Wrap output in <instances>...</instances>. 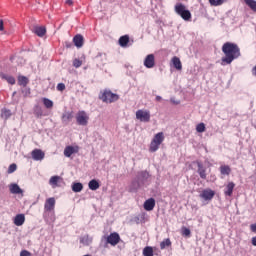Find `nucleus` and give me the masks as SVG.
Returning <instances> with one entry per match:
<instances>
[{
  "instance_id": "44",
  "label": "nucleus",
  "mask_w": 256,
  "mask_h": 256,
  "mask_svg": "<svg viewBox=\"0 0 256 256\" xmlns=\"http://www.w3.org/2000/svg\"><path fill=\"white\" fill-rule=\"evenodd\" d=\"M250 231L256 234V223L250 225Z\"/></svg>"
},
{
  "instance_id": "28",
  "label": "nucleus",
  "mask_w": 256,
  "mask_h": 256,
  "mask_svg": "<svg viewBox=\"0 0 256 256\" xmlns=\"http://www.w3.org/2000/svg\"><path fill=\"white\" fill-rule=\"evenodd\" d=\"M73 119V113L72 112H66L62 116V121L64 123H68Z\"/></svg>"
},
{
  "instance_id": "25",
  "label": "nucleus",
  "mask_w": 256,
  "mask_h": 256,
  "mask_svg": "<svg viewBox=\"0 0 256 256\" xmlns=\"http://www.w3.org/2000/svg\"><path fill=\"white\" fill-rule=\"evenodd\" d=\"M0 77L3 79V80H6L9 84L11 85H14L16 83V80L14 77L12 76H9V75H6L4 73H1L0 74Z\"/></svg>"
},
{
  "instance_id": "53",
  "label": "nucleus",
  "mask_w": 256,
  "mask_h": 256,
  "mask_svg": "<svg viewBox=\"0 0 256 256\" xmlns=\"http://www.w3.org/2000/svg\"><path fill=\"white\" fill-rule=\"evenodd\" d=\"M84 256H91V255L88 254V255H84Z\"/></svg>"
},
{
  "instance_id": "41",
  "label": "nucleus",
  "mask_w": 256,
  "mask_h": 256,
  "mask_svg": "<svg viewBox=\"0 0 256 256\" xmlns=\"http://www.w3.org/2000/svg\"><path fill=\"white\" fill-rule=\"evenodd\" d=\"M66 89V86H65V84H63V83H60V84H58V86H57V90L58 91H64Z\"/></svg>"
},
{
  "instance_id": "45",
  "label": "nucleus",
  "mask_w": 256,
  "mask_h": 256,
  "mask_svg": "<svg viewBox=\"0 0 256 256\" xmlns=\"http://www.w3.org/2000/svg\"><path fill=\"white\" fill-rule=\"evenodd\" d=\"M0 31H4V22L0 19Z\"/></svg>"
},
{
  "instance_id": "17",
  "label": "nucleus",
  "mask_w": 256,
  "mask_h": 256,
  "mask_svg": "<svg viewBox=\"0 0 256 256\" xmlns=\"http://www.w3.org/2000/svg\"><path fill=\"white\" fill-rule=\"evenodd\" d=\"M130 42V37L128 35H124L118 39V44H120V47L126 48Z\"/></svg>"
},
{
  "instance_id": "27",
  "label": "nucleus",
  "mask_w": 256,
  "mask_h": 256,
  "mask_svg": "<svg viewBox=\"0 0 256 256\" xmlns=\"http://www.w3.org/2000/svg\"><path fill=\"white\" fill-rule=\"evenodd\" d=\"M243 1L253 12H256V1L255 0H243Z\"/></svg>"
},
{
  "instance_id": "21",
  "label": "nucleus",
  "mask_w": 256,
  "mask_h": 256,
  "mask_svg": "<svg viewBox=\"0 0 256 256\" xmlns=\"http://www.w3.org/2000/svg\"><path fill=\"white\" fill-rule=\"evenodd\" d=\"M198 174L201 179L203 180L207 179L206 169L201 163H198Z\"/></svg>"
},
{
  "instance_id": "1",
  "label": "nucleus",
  "mask_w": 256,
  "mask_h": 256,
  "mask_svg": "<svg viewBox=\"0 0 256 256\" xmlns=\"http://www.w3.org/2000/svg\"><path fill=\"white\" fill-rule=\"evenodd\" d=\"M224 57L221 58V65H230L234 60L241 56L240 48L237 44L226 42L222 45L221 48Z\"/></svg>"
},
{
  "instance_id": "24",
  "label": "nucleus",
  "mask_w": 256,
  "mask_h": 256,
  "mask_svg": "<svg viewBox=\"0 0 256 256\" xmlns=\"http://www.w3.org/2000/svg\"><path fill=\"white\" fill-rule=\"evenodd\" d=\"M37 36L43 37L45 36L47 30L45 27H35L33 31Z\"/></svg>"
},
{
  "instance_id": "16",
  "label": "nucleus",
  "mask_w": 256,
  "mask_h": 256,
  "mask_svg": "<svg viewBox=\"0 0 256 256\" xmlns=\"http://www.w3.org/2000/svg\"><path fill=\"white\" fill-rule=\"evenodd\" d=\"M92 242H93V237H91L88 234L80 237V244H82L84 246H89L92 244Z\"/></svg>"
},
{
  "instance_id": "40",
  "label": "nucleus",
  "mask_w": 256,
  "mask_h": 256,
  "mask_svg": "<svg viewBox=\"0 0 256 256\" xmlns=\"http://www.w3.org/2000/svg\"><path fill=\"white\" fill-rule=\"evenodd\" d=\"M96 60H98V61H105V60H107V55L106 54H98L97 56H96Z\"/></svg>"
},
{
  "instance_id": "51",
  "label": "nucleus",
  "mask_w": 256,
  "mask_h": 256,
  "mask_svg": "<svg viewBox=\"0 0 256 256\" xmlns=\"http://www.w3.org/2000/svg\"><path fill=\"white\" fill-rule=\"evenodd\" d=\"M10 111H5L6 114H9Z\"/></svg>"
},
{
  "instance_id": "32",
  "label": "nucleus",
  "mask_w": 256,
  "mask_h": 256,
  "mask_svg": "<svg viewBox=\"0 0 256 256\" xmlns=\"http://www.w3.org/2000/svg\"><path fill=\"white\" fill-rule=\"evenodd\" d=\"M83 190V185H82V183H74L73 185H72V191H74V192H81Z\"/></svg>"
},
{
  "instance_id": "35",
  "label": "nucleus",
  "mask_w": 256,
  "mask_h": 256,
  "mask_svg": "<svg viewBox=\"0 0 256 256\" xmlns=\"http://www.w3.org/2000/svg\"><path fill=\"white\" fill-rule=\"evenodd\" d=\"M226 1L227 0H209L208 2L211 6H220Z\"/></svg>"
},
{
  "instance_id": "26",
  "label": "nucleus",
  "mask_w": 256,
  "mask_h": 256,
  "mask_svg": "<svg viewBox=\"0 0 256 256\" xmlns=\"http://www.w3.org/2000/svg\"><path fill=\"white\" fill-rule=\"evenodd\" d=\"M10 192L12 194H22L23 190L17 184H12L10 185Z\"/></svg>"
},
{
  "instance_id": "19",
  "label": "nucleus",
  "mask_w": 256,
  "mask_h": 256,
  "mask_svg": "<svg viewBox=\"0 0 256 256\" xmlns=\"http://www.w3.org/2000/svg\"><path fill=\"white\" fill-rule=\"evenodd\" d=\"M172 65H174V68H176V70L178 71H181L183 68L182 62L177 56H174V58L172 59Z\"/></svg>"
},
{
  "instance_id": "34",
  "label": "nucleus",
  "mask_w": 256,
  "mask_h": 256,
  "mask_svg": "<svg viewBox=\"0 0 256 256\" xmlns=\"http://www.w3.org/2000/svg\"><path fill=\"white\" fill-rule=\"evenodd\" d=\"M28 82H29V80L25 76H20L18 78V83H19L20 86H26L28 84Z\"/></svg>"
},
{
  "instance_id": "48",
  "label": "nucleus",
  "mask_w": 256,
  "mask_h": 256,
  "mask_svg": "<svg viewBox=\"0 0 256 256\" xmlns=\"http://www.w3.org/2000/svg\"><path fill=\"white\" fill-rule=\"evenodd\" d=\"M66 5L72 6L73 5V1L72 0H66Z\"/></svg>"
},
{
  "instance_id": "49",
  "label": "nucleus",
  "mask_w": 256,
  "mask_h": 256,
  "mask_svg": "<svg viewBox=\"0 0 256 256\" xmlns=\"http://www.w3.org/2000/svg\"><path fill=\"white\" fill-rule=\"evenodd\" d=\"M252 74H253L254 76H256V66L253 67V69H252Z\"/></svg>"
},
{
  "instance_id": "12",
  "label": "nucleus",
  "mask_w": 256,
  "mask_h": 256,
  "mask_svg": "<svg viewBox=\"0 0 256 256\" xmlns=\"http://www.w3.org/2000/svg\"><path fill=\"white\" fill-rule=\"evenodd\" d=\"M156 206V201L154 198H150L144 202V210L152 211Z\"/></svg>"
},
{
  "instance_id": "38",
  "label": "nucleus",
  "mask_w": 256,
  "mask_h": 256,
  "mask_svg": "<svg viewBox=\"0 0 256 256\" xmlns=\"http://www.w3.org/2000/svg\"><path fill=\"white\" fill-rule=\"evenodd\" d=\"M83 64V62L79 59H74V61L72 62V66H74V68H79L81 67Z\"/></svg>"
},
{
  "instance_id": "22",
  "label": "nucleus",
  "mask_w": 256,
  "mask_h": 256,
  "mask_svg": "<svg viewBox=\"0 0 256 256\" xmlns=\"http://www.w3.org/2000/svg\"><path fill=\"white\" fill-rule=\"evenodd\" d=\"M63 179L60 176H53L51 177L49 184L52 185L53 188L58 187V183Z\"/></svg>"
},
{
  "instance_id": "18",
  "label": "nucleus",
  "mask_w": 256,
  "mask_h": 256,
  "mask_svg": "<svg viewBox=\"0 0 256 256\" xmlns=\"http://www.w3.org/2000/svg\"><path fill=\"white\" fill-rule=\"evenodd\" d=\"M25 215L24 214H18L16 215L15 219H14V224L16 226H22L25 223Z\"/></svg>"
},
{
  "instance_id": "15",
  "label": "nucleus",
  "mask_w": 256,
  "mask_h": 256,
  "mask_svg": "<svg viewBox=\"0 0 256 256\" xmlns=\"http://www.w3.org/2000/svg\"><path fill=\"white\" fill-rule=\"evenodd\" d=\"M55 204H56L55 198L47 199L46 203H45V210L47 212H50V211L54 210Z\"/></svg>"
},
{
  "instance_id": "5",
  "label": "nucleus",
  "mask_w": 256,
  "mask_h": 256,
  "mask_svg": "<svg viewBox=\"0 0 256 256\" xmlns=\"http://www.w3.org/2000/svg\"><path fill=\"white\" fill-rule=\"evenodd\" d=\"M136 119L140 120V122L148 123L151 121V113L149 110L140 109L136 111Z\"/></svg>"
},
{
  "instance_id": "9",
  "label": "nucleus",
  "mask_w": 256,
  "mask_h": 256,
  "mask_svg": "<svg viewBox=\"0 0 256 256\" xmlns=\"http://www.w3.org/2000/svg\"><path fill=\"white\" fill-rule=\"evenodd\" d=\"M144 66L148 69L155 66V56L153 54L146 56V59H144Z\"/></svg>"
},
{
  "instance_id": "10",
  "label": "nucleus",
  "mask_w": 256,
  "mask_h": 256,
  "mask_svg": "<svg viewBox=\"0 0 256 256\" xmlns=\"http://www.w3.org/2000/svg\"><path fill=\"white\" fill-rule=\"evenodd\" d=\"M31 155L35 161H41L45 158V153L41 149L33 150Z\"/></svg>"
},
{
  "instance_id": "8",
  "label": "nucleus",
  "mask_w": 256,
  "mask_h": 256,
  "mask_svg": "<svg viewBox=\"0 0 256 256\" xmlns=\"http://www.w3.org/2000/svg\"><path fill=\"white\" fill-rule=\"evenodd\" d=\"M215 191L211 189H204L200 194L199 197L205 201H210L214 198Z\"/></svg>"
},
{
  "instance_id": "47",
  "label": "nucleus",
  "mask_w": 256,
  "mask_h": 256,
  "mask_svg": "<svg viewBox=\"0 0 256 256\" xmlns=\"http://www.w3.org/2000/svg\"><path fill=\"white\" fill-rule=\"evenodd\" d=\"M251 244L256 246V236L251 239Z\"/></svg>"
},
{
  "instance_id": "31",
  "label": "nucleus",
  "mask_w": 256,
  "mask_h": 256,
  "mask_svg": "<svg viewBox=\"0 0 256 256\" xmlns=\"http://www.w3.org/2000/svg\"><path fill=\"white\" fill-rule=\"evenodd\" d=\"M42 101H43V103H44V105H45V107H46L47 109L53 108L54 103H53V101H51L50 99H48V98H43Z\"/></svg>"
},
{
  "instance_id": "14",
  "label": "nucleus",
  "mask_w": 256,
  "mask_h": 256,
  "mask_svg": "<svg viewBox=\"0 0 256 256\" xmlns=\"http://www.w3.org/2000/svg\"><path fill=\"white\" fill-rule=\"evenodd\" d=\"M78 152H79V147L67 146L64 150V155L66 157H71L72 154L78 153Z\"/></svg>"
},
{
  "instance_id": "6",
  "label": "nucleus",
  "mask_w": 256,
  "mask_h": 256,
  "mask_svg": "<svg viewBox=\"0 0 256 256\" xmlns=\"http://www.w3.org/2000/svg\"><path fill=\"white\" fill-rule=\"evenodd\" d=\"M89 119V115L85 111H78V113H76V123L80 126H87Z\"/></svg>"
},
{
  "instance_id": "46",
  "label": "nucleus",
  "mask_w": 256,
  "mask_h": 256,
  "mask_svg": "<svg viewBox=\"0 0 256 256\" xmlns=\"http://www.w3.org/2000/svg\"><path fill=\"white\" fill-rule=\"evenodd\" d=\"M65 46H66V48H72L73 44L71 42H66Z\"/></svg>"
},
{
  "instance_id": "3",
  "label": "nucleus",
  "mask_w": 256,
  "mask_h": 256,
  "mask_svg": "<svg viewBox=\"0 0 256 256\" xmlns=\"http://www.w3.org/2000/svg\"><path fill=\"white\" fill-rule=\"evenodd\" d=\"M98 98L104 103H113L119 100V95L112 93L110 90H104L100 92Z\"/></svg>"
},
{
  "instance_id": "33",
  "label": "nucleus",
  "mask_w": 256,
  "mask_h": 256,
  "mask_svg": "<svg viewBox=\"0 0 256 256\" xmlns=\"http://www.w3.org/2000/svg\"><path fill=\"white\" fill-rule=\"evenodd\" d=\"M171 240L170 239H164V241L160 242V249H165L166 247L171 246Z\"/></svg>"
},
{
  "instance_id": "7",
  "label": "nucleus",
  "mask_w": 256,
  "mask_h": 256,
  "mask_svg": "<svg viewBox=\"0 0 256 256\" xmlns=\"http://www.w3.org/2000/svg\"><path fill=\"white\" fill-rule=\"evenodd\" d=\"M120 241H121V237L117 232L110 233V235L106 237V243L112 246H116L117 244H119Z\"/></svg>"
},
{
  "instance_id": "20",
  "label": "nucleus",
  "mask_w": 256,
  "mask_h": 256,
  "mask_svg": "<svg viewBox=\"0 0 256 256\" xmlns=\"http://www.w3.org/2000/svg\"><path fill=\"white\" fill-rule=\"evenodd\" d=\"M220 174L223 176H229L231 174V168L228 165H221L219 167Z\"/></svg>"
},
{
  "instance_id": "43",
  "label": "nucleus",
  "mask_w": 256,
  "mask_h": 256,
  "mask_svg": "<svg viewBox=\"0 0 256 256\" xmlns=\"http://www.w3.org/2000/svg\"><path fill=\"white\" fill-rule=\"evenodd\" d=\"M20 256H32V254L27 251V250H23L21 253H20Z\"/></svg>"
},
{
  "instance_id": "50",
  "label": "nucleus",
  "mask_w": 256,
  "mask_h": 256,
  "mask_svg": "<svg viewBox=\"0 0 256 256\" xmlns=\"http://www.w3.org/2000/svg\"><path fill=\"white\" fill-rule=\"evenodd\" d=\"M162 100V97L161 96H156V101H161Z\"/></svg>"
},
{
  "instance_id": "13",
  "label": "nucleus",
  "mask_w": 256,
  "mask_h": 256,
  "mask_svg": "<svg viewBox=\"0 0 256 256\" xmlns=\"http://www.w3.org/2000/svg\"><path fill=\"white\" fill-rule=\"evenodd\" d=\"M72 42H74V46H76V48H81L84 45V38L82 35L78 34L74 36V39H72Z\"/></svg>"
},
{
  "instance_id": "11",
  "label": "nucleus",
  "mask_w": 256,
  "mask_h": 256,
  "mask_svg": "<svg viewBox=\"0 0 256 256\" xmlns=\"http://www.w3.org/2000/svg\"><path fill=\"white\" fill-rule=\"evenodd\" d=\"M235 186L236 185H235L234 182L227 183V185L225 186V189H224V195L228 196V197H231L233 195V191H234Z\"/></svg>"
},
{
  "instance_id": "39",
  "label": "nucleus",
  "mask_w": 256,
  "mask_h": 256,
  "mask_svg": "<svg viewBox=\"0 0 256 256\" xmlns=\"http://www.w3.org/2000/svg\"><path fill=\"white\" fill-rule=\"evenodd\" d=\"M17 170V165L15 163L11 164L8 169V173L12 174Z\"/></svg>"
},
{
  "instance_id": "36",
  "label": "nucleus",
  "mask_w": 256,
  "mask_h": 256,
  "mask_svg": "<svg viewBox=\"0 0 256 256\" xmlns=\"http://www.w3.org/2000/svg\"><path fill=\"white\" fill-rule=\"evenodd\" d=\"M206 131V126L204 123H200L196 126V132L203 133Z\"/></svg>"
},
{
  "instance_id": "29",
  "label": "nucleus",
  "mask_w": 256,
  "mask_h": 256,
  "mask_svg": "<svg viewBox=\"0 0 256 256\" xmlns=\"http://www.w3.org/2000/svg\"><path fill=\"white\" fill-rule=\"evenodd\" d=\"M144 256H154V250L151 246H146L142 251Z\"/></svg>"
},
{
  "instance_id": "4",
  "label": "nucleus",
  "mask_w": 256,
  "mask_h": 256,
  "mask_svg": "<svg viewBox=\"0 0 256 256\" xmlns=\"http://www.w3.org/2000/svg\"><path fill=\"white\" fill-rule=\"evenodd\" d=\"M164 140L165 137L163 132L156 134L154 139H152V142H150V152H156Z\"/></svg>"
},
{
  "instance_id": "42",
  "label": "nucleus",
  "mask_w": 256,
  "mask_h": 256,
  "mask_svg": "<svg viewBox=\"0 0 256 256\" xmlns=\"http://www.w3.org/2000/svg\"><path fill=\"white\" fill-rule=\"evenodd\" d=\"M140 176H142L144 179H147L149 177V173L147 171H142L140 172Z\"/></svg>"
},
{
  "instance_id": "52",
  "label": "nucleus",
  "mask_w": 256,
  "mask_h": 256,
  "mask_svg": "<svg viewBox=\"0 0 256 256\" xmlns=\"http://www.w3.org/2000/svg\"><path fill=\"white\" fill-rule=\"evenodd\" d=\"M13 95H16V92H14Z\"/></svg>"
},
{
  "instance_id": "37",
  "label": "nucleus",
  "mask_w": 256,
  "mask_h": 256,
  "mask_svg": "<svg viewBox=\"0 0 256 256\" xmlns=\"http://www.w3.org/2000/svg\"><path fill=\"white\" fill-rule=\"evenodd\" d=\"M182 235L186 236V237H190L191 236V230L189 228L182 227Z\"/></svg>"
},
{
  "instance_id": "23",
  "label": "nucleus",
  "mask_w": 256,
  "mask_h": 256,
  "mask_svg": "<svg viewBox=\"0 0 256 256\" xmlns=\"http://www.w3.org/2000/svg\"><path fill=\"white\" fill-rule=\"evenodd\" d=\"M88 188H90L92 191H95L100 188V184L97 180L93 179L88 182Z\"/></svg>"
},
{
  "instance_id": "2",
  "label": "nucleus",
  "mask_w": 256,
  "mask_h": 256,
  "mask_svg": "<svg viewBox=\"0 0 256 256\" xmlns=\"http://www.w3.org/2000/svg\"><path fill=\"white\" fill-rule=\"evenodd\" d=\"M174 12L181 16L184 21H190L192 19L191 12L187 10L186 6L182 3H178L174 6Z\"/></svg>"
},
{
  "instance_id": "30",
  "label": "nucleus",
  "mask_w": 256,
  "mask_h": 256,
  "mask_svg": "<svg viewBox=\"0 0 256 256\" xmlns=\"http://www.w3.org/2000/svg\"><path fill=\"white\" fill-rule=\"evenodd\" d=\"M34 114L37 118H41L43 116V110L40 106L36 105L34 107Z\"/></svg>"
}]
</instances>
